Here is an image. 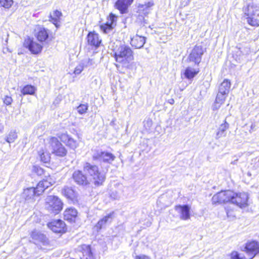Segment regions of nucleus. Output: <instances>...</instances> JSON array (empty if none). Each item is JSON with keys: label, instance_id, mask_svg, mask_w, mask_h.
Instances as JSON below:
<instances>
[{"label": "nucleus", "instance_id": "nucleus-43", "mask_svg": "<svg viewBox=\"0 0 259 259\" xmlns=\"http://www.w3.org/2000/svg\"><path fill=\"white\" fill-rule=\"evenodd\" d=\"M70 138V137L66 133L62 134L60 136L61 141L65 144H66L68 140H69Z\"/></svg>", "mask_w": 259, "mask_h": 259}, {"label": "nucleus", "instance_id": "nucleus-11", "mask_svg": "<svg viewBox=\"0 0 259 259\" xmlns=\"http://www.w3.org/2000/svg\"><path fill=\"white\" fill-rule=\"evenodd\" d=\"M24 46L33 54H37L41 52L42 47L41 45L34 41L30 38L26 39L24 42Z\"/></svg>", "mask_w": 259, "mask_h": 259}, {"label": "nucleus", "instance_id": "nucleus-24", "mask_svg": "<svg viewBox=\"0 0 259 259\" xmlns=\"http://www.w3.org/2000/svg\"><path fill=\"white\" fill-rule=\"evenodd\" d=\"M77 215V211L75 208H69L64 212V218L68 222H74Z\"/></svg>", "mask_w": 259, "mask_h": 259}, {"label": "nucleus", "instance_id": "nucleus-1", "mask_svg": "<svg viewBox=\"0 0 259 259\" xmlns=\"http://www.w3.org/2000/svg\"><path fill=\"white\" fill-rule=\"evenodd\" d=\"M55 183V180L50 176L46 177V179L39 181L35 188L30 187L25 189L23 197L26 200L33 201L35 195H39L45 189L54 184Z\"/></svg>", "mask_w": 259, "mask_h": 259}, {"label": "nucleus", "instance_id": "nucleus-7", "mask_svg": "<svg viewBox=\"0 0 259 259\" xmlns=\"http://www.w3.org/2000/svg\"><path fill=\"white\" fill-rule=\"evenodd\" d=\"M234 196V192L230 190L221 191L215 195L212 198L213 204H221L231 201V197Z\"/></svg>", "mask_w": 259, "mask_h": 259}, {"label": "nucleus", "instance_id": "nucleus-38", "mask_svg": "<svg viewBox=\"0 0 259 259\" xmlns=\"http://www.w3.org/2000/svg\"><path fill=\"white\" fill-rule=\"evenodd\" d=\"M66 145L72 149H75L77 147V142L71 137Z\"/></svg>", "mask_w": 259, "mask_h": 259}, {"label": "nucleus", "instance_id": "nucleus-37", "mask_svg": "<svg viewBox=\"0 0 259 259\" xmlns=\"http://www.w3.org/2000/svg\"><path fill=\"white\" fill-rule=\"evenodd\" d=\"M88 109V105L87 104H80L77 108V112L79 114L82 115L87 112Z\"/></svg>", "mask_w": 259, "mask_h": 259}, {"label": "nucleus", "instance_id": "nucleus-47", "mask_svg": "<svg viewBox=\"0 0 259 259\" xmlns=\"http://www.w3.org/2000/svg\"><path fill=\"white\" fill-rule=\"evenodd\" d=\"M4 127L2 125L0 124V133L2 132Z\"/></svg>", "mask_w": 259, "mask_h": 259}, {"label": "nucleus", "instance_id": "nucleus-20", "mask_svg": "<svg viewBox=\"0 0 259 259\" xmlns=\"http://www.w3.org/2000/svg\"><path fill=\"white\" fill-rule=\"evenodd\" d=\"M31 237L34 240L35 243H41L44 245L48 243L47 237L39 231L34 230L31 233Z\"/></svg>", "mask_w": 259, "mask_h": 259}, {"label": "nucleus", "instance_id": "nucleus-45", "mask_svg": "<svg viewBox=\"0 0 259 259\" xmlns=\"http://www.w3.org/2000/svg\"><path fill=\"white\" fill-rule=\"evenodd\" d=\"M4 103L7 105H10L11 104L13 99L11 97L6 96L4 99Z\"/></svg>", "mask_w": 259, "mask_h": 259}, {"label": "nucleus", "instance_id": "nucleus-36", "mask_svg": "<svg viewBox=\"0 0 259 259\" xmlns=\"http://www.w3.org/2000/svg\"><path fill=\"white\" fill-rule=\"evenodd\" d=\"M13 4V0H0L1 6L6 9H9Z\"/></svg>", "mask_w": 259, "mask_h": 259}, {"label": "nucleus", "instance_id": "nucleus-10", "mask_svg": "<svg viewBox=\"0 0 259 259\" xmlns=\"http://www.w3.org/2000/svg\"><path fill=\"white\" fill-rule=\"evenodd\" d=\"M82 256L81 259H100L99 253L95 249H91L90 245L83 244L81 246Z\"/></svg>", "mask_w": 259, "mask_h": 259}, {"label": "nucleus", "instance_id": "nucleus-3", "mask_svg": "<svg viewBox=\"0 0 259 259\" xmlns=\"http://www.w3.org/2000/svg\"><path fill=\"white\" fill-rule=\"evenodd\" d=\"M83 171L90 177V181L96 186L103 184L106 179L105 175L99 171V168L95 165H92L89 162L83 164Z\"/></svg>", "mask_w": 259, "mask_h": 259}, {"label": "nucleus", "instance_id": "nucleus-33", "mask_svg": "<svg viewBox=\"0 0 259 259\" xmlns=\"http://www.w3.org/2000/svg\"><path fill=\"white\" fill-rule=\"evenodd\" d=\"M234 209V207L231 204L226 207L227 217L230 220H233L236 217Z\"/></svg>", "mask_w": 259, "mask_h": 259}, {"label": "nucleus", "instance_id": "nucleus-23", "mask_svg": "<svg viewBox=\"0 0 259 259\" xmlns=\"http://www.w3.org/2000/svg\"><path fill=\"white\" fill-rule=\"evenodd\" d=\"M62 193L67 199L72 201L76 200L77 192L72 187L65 186L62 190Z\"/></svg>", "mask_w": 259, "mask_h": 259}, {"label": "nucleus", "instance_id": "nucleus-9", "mask_svg": "<svg viewBox=\"0 0 259 259\" xmlns=\"http://www.w3.org/2000/svg\"><path fill=\"white\" fill-rule=\"evenodd\" d=\"M242 250L246 252L249 259H252L259 252V243L255 241L247 242Z\"/></svg>", "mask_w": 259, "mask_h": 259}, {"label": "nucleus", "instance_id": "nucleus-17", "mask_svg": "<svg viewBox=\"0 0 259 259\" xmlns=\"http://www.w3.org/2000/svg\"><path fill=\"white\" fill-rule=\"evenodd\" d=\"M176 210L180 213V219L187 220L190 219V207L188 205H178L175 207Z\"/></svg>", "mask_w": 259, "mask_h": 259}, {"label": "nucleus", "instance_id": "nucleus-42", "mask_svg": "<svg viewBox=\"0 0 259 259\" xmlns=\"http://www.w3.org/2000/svg\"><path fill=\"white\" fill-rule=\"evenodd\" d=\"M144 126L147 130H148L152 125V121L151 119L148 118L145 120L143 122Z\"/></svg>", "mask_w": 259, "mask_h": 259}, {"label": "nucleus", "instance_id": "nucleus-21", "mask_svg": "<svg viewBox=\"0 0 259 259\" xmlns=\"http://www.w3.org/2000/svg\"><path fill=\"white\" fill-rule=\"evenodd\" d=\"M49 30L48 29L44 27H39L36 32L35 36L39 41L47 42L49 38Z\"/></svg>", "mask_w": 259, "mask_h": 259}, {"label": "nucleus", "instance_id": "nucleus-15", "mask_svg": "<svg viewBox=\"0 0 259 259\" xmlns=\"http://www.w3.org/2000/svg\"><path fill=\"white\" fill-rule=\"evenodd\" d=\"M115 158V157L113 154L107 152H99L93 155L94 159H99L108 163L113 161Z\"/></svg>", "mask_w": 259, "mask_h": 259}, {"label": "nucleus", "instance_id": "nucleus-41", "mask_svg": "<svg viewBox=\"0 0 259 259\" xmlns=\"http://www.w3.org/2000/svg\"><path fill=\"white\" fill-rule=\"evenodd\" d=\"M231 259H248L243 255H241L237 251H233L231 253ZM249 259V258H248Z\"/></svg>", "mask_w": 259, "mask_h": 259}, {"label": "nucleus", "instance_id": "nucleus-6", "mask_svg": "<svg viewBox=\"0 0 259 259\" xmlns=\"http://www.w3.org/2000/svg\"><path fill=\"white\" fill-rule=\"evenodd\" d=\"M50 144L52 152L56 155L63 157L66 155L67 150L57 138H51L50 140Z\"/></svg>", "mask_w": 259, "mask_h": 259}, {"label": "nucleus", "instance_id": "nucleus-44", "mask_svg": "<svg viewBox=\"0 0 259 259\" xmlns=\"http://www.w3.org/2000/svg\"><path fill=\"white\" fill-rule=\"evenodd\" d=\"M84 66L82 64H80L78 65H77L74 70V73L75 75H78L83 70Z\"/></svg>", "mask_w": 259, "mask_h": 259}, {"label": "nucleus", "instance_id": "nucleus-30", "mask_svg": "<svg viewBox=\"0 0 259 259\" xmlns=\"http://www.w3.org/2000/svg\"><path fill=\"white\" fill-rule=\"evenodd\" d=\"M36 91V88L32 85H26L21 89V93L22 95H34Z\"/></svg>", "mask_w": 259, "mask_h": 259}, {"label": "nucleus", "instance_id": "nucleus-29", "mask_svg": "<svg viewBox=\"0 0 259 259\" xmlns=\"http://www.w3.org/2000/svg\"><path fill=\"white\" fill-rule=\"evenodd\" d=\"M231 87V82L228 79H225L220 84L219 92L228 95Z\"/></svg>", "mask_w": 259, "mask_h": 259}, {"label": "nucleus", "instance_id": "nucleus-13", "mask_svg": "<svg viewBox=\"0 0 259 259\" xmlns=\"http://www.w3.org/2000/svg\"><path fill=\"white\" fill-rule=\"evenodd\" d=\"M65 226L64 222L61 220H54L48 224V227L57 233L64 232Z\"/></svg>", "mask_w": 259, "mask_h": 259}, {"label": "nucleus", "instance_id": "nucleus-34", "mask_svg": "<svg viewBox=\"0 0 259 259\" xmlns=\"http://www.w3.org/2000/svg\"><path fill=\"white\" fill-rule=\"evenodd\" d=\"M62 13L61 12L56 10L53 13V16L51 15L50 18L51 19V21L53 22V23L55 25L56 27H58L57 23L58 19L60 18V17L61 16Z\"/></svg>", "mask_w": 259, "mask_h": 259}, {"label": "nucleus", "instance_id": "nucleus-28", "mask_svg": "<svg viewBox=\"0 0 259 259\" xmlns=\"http://www.w3.org/2000/svg\"><path fill=\"white\" fill-rule=\"evenodd\" d=\"M154 5V4L153 1H149L147 3H145L144 4H140L138 6L139 11L144 14H148Z\"/></svg>", "mask_w": 259, "mask_h": 259}, {"label": "nucleus", "instance_id": "nucleus-26", "mask_svg": "<svg viewBox=\"0 0 259 259\" xmlns=\"http://www.w3.org/2000/svg\"><path fill=\"white\" fill-rule=\"evenodd\" d=\"M229 124L224 121V123L221 124L218 129V131L216 133L215 139H219L220 138L225 137L226 135V131L229 128Z\"/></svg>", "mask_w": 259, "mask_h": 259}, {"label": "nucleus", "instance_id": "nucleus-35", "mask_svg": "<svg viewBox=\"0 0 259 259\" xmlns=\"http://www.w3.org/2000/svg\"><path fill=\"white\" fill-rule=\"evenodd\" d=\"M17 138V133L15 131H11L6 138V141L11 143L15 141Z\"/></svg>", "mask_w": 259, "mask_h": 259}, {"label": "nucleus", "instance_id": "nucleus-32", "mask_svg": "<svg viewBox=\"0 0 259 259\" xmlns=\"http://www.w3.org/2000/svg\"><path fill=\"white\" fill-rule=\"evenodd\" d=\"M38 155L40 160L44 163H48L50 161V154L45 151L44 150H40L38 151Z\"/></svg>", "mask_w": 259, "mask_h": 259}, {"label": "nucleus", "instance_id": "nucleus-5", "mask_svg": "<svg viewBox=\"0 0 259 259\" xmlns=\"http://www.w3.org/2000/svg\"><path fill=\"white\" fill-rule=\"evenodd\" d=\"M45 208L51 213L58 214L62 209L63 203L55 196H49L46 199Z\"/></svg>", "mask_w": 259, "mask_h": 259}, {"label": "nucleus", "instance_id": "nucleus-40", "mask_svg": "<svg viewBox=\"0 0 259 259\" xmlns=\"http://www.w3.org/2000/svg\"><path fill=\"white\" fill-rule=\"evenodd\" d=\"M32 171L38 176H41L44 174V169L38 166H33Z\"/></svg>", "mask_w": 259, "mask_h": 259}, {"label": "nucleus", "instance_id": "nucleus-14", "mask_svg": "<svg viewBox=\"0 0 259 259\" xmlns=\"http://www.w3.org/2000/svg\"><path fill=\"white\" fill-rule=\"evenodd\" d=\"M72 178L78 185L87 186L90 184V182L87 177L82 174L81 170L75 171L73 174Z\"/></svg>", "mask_w": 259, "mask_h": 259}, {"label": "nucleus", "instance_id": "nucleus-12", "mask_svg": "<svg viewBox=\"0 0 259 259\" xmlns=\"http://www.w3.org/2000/svg\"><path fill=\"white\" fill-rule=\"evenodd\" d=\"M203 54V48L201 46H196L190 54L188 59L190 62H194L196 64H199L201 61Z\"/></svg>", "mask_w": 259, "mask_h": 259}, {"label": "nucleus", "instance_id": "nucleus-8", "mask_svg": "<svg viewBox=\"0 0 259 259\" xmlns=\"http://www.w3.org/2000/svg\"><path fill=\"white\" fill-rule=\"evenodd\" d=\"M248 196L246 193H240L239 194L234 193V196L231 197V204H235L240 208H244L247 206V201Z\"/></svg>", "mask_w": 259, "mask_h": 259}, {"label": "nucleus", "instance_id": "nucleus-22", "mask_svg": "<svg viewBox=\"0 0 259 259\" xmlns=\"http://www.w3.org/2000/svg\"><path fill=\"white\" fill-rule=\"evenodd\" d=\"M114 212H110L100 220L96 225L95 228L99 230L104 227L107 224L110 223L114 218Z\"/></svg>", "mask_w": 259, "mask_h": 259}, {"label": "nucleus", "instance_id": "nucleus-4", "mask_svg": "<svg viewBox=\"0 0 259 259\" xmlns=\"http://www.w3.org/2000/svg\"><path fill=\"white\" fill-rule=\"evenodd\" d=\"M244 16L248 23L253 26H259V8L253 4H250L243 9Z\"/></svg>", "mask_w": 259, "mask_h": 259}, {"label": "nucleus", "instance_id": "nucleus-25", "mask_svg": "<svg viewBox=\"0 0 259 259\" xmlns=\"http://www.w3.org/2000/svg\"><path fill=\"white\" fill-rule=\"evenodd\" d=\"M87 38L88 44L95 47H98L101 41L99 39L98 34L95 33L90 32L88 35Z\"/></svg>", "mask_w": 259, "mask_h": 259}, {"label": "nucleus", "instance_id": "nucleus-46", "mask_svg": "<svg viewBox=\"0 0 259 259\" xmlns=\"http://www.w3.org/2000/svg\"><path fill=\"white\" fill-rule=\"evenodd\" d=\"M135 259H150L148 256L145 255H137Z\"/></svg>", "mask_w": 259, "mask_h": 259}, {"label": "nucleus", "instance_id": "nucleus-16", "mask_svg": "<svg viewBox=\"0 0 259 259\" xmlns=\"http://www.w3.org/2000/svg\"><path fill=\"white\" fill-rule=\"evenodd\" d=\"M137 31V34L131 38V45L136 49L142 48L146 42V38L138 34Z\"/></svg>", "mask_w": 259, "mask_h": 259}, {"label": "nucleus", "instance_id": "nucleus-18", "mask_svg": "<svg viewBox=\"0 0 259 259\" xmlns=\"http://www.w3.org/2000/svg\"><path fill=\"white\" fill-rule=\"evenodd\" d=\"M134 0H117L115 4V7L118 9L121 14L127 12L128 7L132 4Z\"/></svg>", "mask_w": 259, "mask_h": 259}, {"label": "nucleus", "instance_id": "nucleus-31", "mask_svg": "<svg viewBox=\"0 0 259 259\" xmlns=\"http://www.w3.org/2000/svg\"><path fill=\"white\" fill-rule=\"evenodd\" d=\"M199 72V70H196L195 69L192 68L191 67H188L186 68L184 75L185 77L187 79H191L194 77Z\"/></svg>", "mask_w": 259, "mask_h": 259}, {"label": "nucleus", "instance_id": "nucleus-27", "mask_svg": "<svg viewBox=\"0 0 259 259\" xmlns=\"http://www.w3.org/2000/svg\"><path fill=\"white\" fill-rule=\"evenodd\" d=\"M227 94H224V93L221 94L218 92L215 101L214 103V104L212 106V109L213 110H218L221 107V105L224 103V101L225 100L227 96Z\"/></svg>", "mask_w": 259, "mask_h": 259}, {"label": "nucleus", "instance_id": "nucleus-19", "mask_svg": "<svg viewBox=\"0 0 259 259\" xmlns=\"http://www.w3.org/2000/svg\"><path fill=\"white\" fill-rule=\"evenodd\" d=\"M116 16L111 13L109 15V19L106 24L100 25L101 30L104 33H108L113 28L114 23L116 21Z\"/></svg>", "mask_w": 259, "mask_h": 259}, {"label": "nucleus", "instance_id": "nucleus-2", "mask_svg": "<svg viewBox=\"0 0 259 259\" xmlns=\"http://www.w3.org/2000/svg\"><path fill=\"white\" fill-rule=\"evenodd\" d=\"M114 53L116 61L125 67H128L134 60L133 52L128 46L121 45L114 50Z\"/></svg>", "mask_w": 259, "mask_h": 259}, {"label": "nucleus", "instance_id": "nucleus-39", "mask_svg": "<svg viewBox=\"0 0 259 259\" xmlns=\"http://www.w3.org/2000/svg\"><path fill=\"white\" fill-rule=\"evenodd\" d=\"M110 197L112 199H118L120 198V195L116 190H111L109 193Z\"/></svg>", "mask_w": 259, "mask_h": 259}, {"label": "nucleus", "instance_id": "nucleus-48", "mask_svg": "<svg viewBox=\"0 0 259 259\" xmlns=\"http://www.w3.org/2000/svg\"><path fill=\"white\" fill-rule=\"evenodd\" d=\"M171 101L172 102V103L174 102L173 99L171 100Z\"/></svg>", "mask_w": 259, "mask_h": 259}]
</instances>
